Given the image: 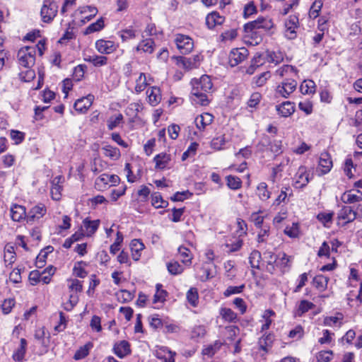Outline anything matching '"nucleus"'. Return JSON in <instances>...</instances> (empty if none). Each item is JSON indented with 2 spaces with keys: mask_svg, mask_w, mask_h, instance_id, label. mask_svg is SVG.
<instances>
[{
  "mask_svg": "<svg viewBox=\"0 0 362 362\" xmlns=\"http://www.w3.org/2000/svg\"><path fill=\"white\" fill-rule=\"evenodd\" d=\"M26 347H27V341L22 338L21 339V343L19 347L17 349V350L13 353V358L16 361L21 362L23 361L25 352H26Z\"/></svg>",
  "mask_w": 362,
  "mask_h": 362,
  "instance_id": "nucleus-32",
  "label": "nucleus"
},
{
  "mask_svg": "<svg viewBox=\"0 0 362 362\" xmlns=\"http://www.w3.org/2000/svg\"><path fill=\"white\" fill-rule=\"evenodd\" d=\"M103 153L105 156L112 159H117L119 157V150L117 148L111 146H105L103 148Z\"/></svg>",
  "mask_w": 362,
  "mask_h": 362,
  "instance_id": "nucleus-46",
  "label": "nucleus"
},
{
  "mask_svg": "<svg viewBox=\"0 0 362 362\" xmlns=\"http://www.w3.org/2000/svg\"><path fill=\"white\" fill-rule=\"evenodd\" d=\"M93 96L88 95L87 97L78 99L74 103V109L81 113L86 112L92 105Z\"/></svg>",
  "mask_w": 362,
  "mask_h": 362,
  "instance_id": "nucleus-19",
  "label": "nucleus"
},
{
  "mask_svg": "<svg viewBox=\"0 0 362 362\" xmlns=\"http://www.w3.org/2000/svg\"><path fill=\"white\" fill-rule=\"evenodd\" d=\"M261 260V253L257 250H254L250 253L249 262L252 268L259 269Z\"/></svg>",
  "mask_w": 362,
  "mask_h": 362,
  "instance_id": "nucleus-47",
  "label": "nucleus"
},
{
  "mask_svg": "<svg viewBox=\"0 0 362 362\" xmlns=\"http://www.w3.org/2000/svg\"><path fill=\"white\" fill-rule=\"evenodd\" d=\"M332 167V161L329 155L323 153L320 155L317 170L320 171V175H325L329 173Z\"/></svg>",
  "mask_w": 362,
  "mask_h": 362,
  "instance_id": "nucleus-17",
  "label": "nucleus"
},
{
  "mask_svg": "<svg viewBox=\"0 0 362 362\" xmlns=\"http://www.w3.org/2000/svg\"><path fill=\"white\" fill-rule=\"evenodd\" d=\"M213 120L214 116L211 114L204 112L195 118L194 123L199 131H204L207 126L212 123Z\"/></svg>",
  "mask_w": 362,
  "mask_h": 362,
  "instance_id": "nucleus-16",
  "label": "nucleus"
},
{
  "mask_svg": "<svg viewBox=\"0 0 362 362\" xmlns=\"http://www.w3.org/2000/svg\"><path fill=\"white\" fill-rule=\"evenodd\" d=\"M344 316L341 313H337L334 316L326 317L324 319L323 324L325 326L329 327H340L342 325V321Z\"/></svg>",
  "mask_w": 362,
  "mask_h": 362,
  "instance_id": "nucleus-25",
  "label": "nucleus"
},
{
  "mask_svg": "<svg viewBox=\"0 0 362 362\" xmlns=\"http://www.w3.org/2000/svg\"><path fill=\"white\" fill-rule=\"evenodd\" d=\"M206 333V327L204 325L195 326L192 330L191 337L192 339L202 338Z\"/></svg>",
  "mask_w": 362,
  "mask_h": 362,
  "instance_id": "nucleus-58",
  "label": "nucleus"
},
{
  "mask_svg": "<svg viewBox=\"0 0 362 362\" xmlns=\"http://www.w3.org/2000/svg\"><path fill=\"white\" fill-rule=\"evenodd\" d=\"M333 357L332 351H321L316 354L317 362H329Z\"/></svg>",
  "mask_w": 362,
  "mask_h": 362,
  "instance_id": "nucleus-52",
  "label": "nucleus"
},
{
  "mask_svg": "<svg viewBox=\"0 0 362 362\" xmlns=\"http://www.w3.org/2000/svg\"><path fill=\"white\" fill-rule=\"evenodd\" d=\"M271 77V74L269 71H265L262 73L258 76L254 78V83L258 87L263 86L267 81V80Z\"/></svg>",
  "mask_w": 362,
  "mask_h": 362,
  "instance_id": "nucleus-56",
  "label": "nucleus"
},
{
  "mask_svg": "<svg viewBox=\"0 0 362 362\" xmlns=\"http://www.w3.org/2000/svg\"><path fill=\"white\" fill-rule=\"evenodd\" d=\"M297 81L293 78H285L276 86V93L285 98H287L296 88Z\"/></svg>",
  "mask_w": 362,
  "mask_h": 362,
  "instance_id": "nucleus-7",
  "label": "nucleus"
},
{
  "mask_svg": "<svg viewBox=\"0 0 362 362\" xmlns=\"http://www.w3.org/2000/svg\"><path fill=\"white\" fill-rule=\"evenodd\" d=\"M167 269L168 272L172 275H178L182 274L185 268L177 261H170L167 263Z\"/></svg>",
  "mask_w": 362,
  "mask_h": 362,
  "instance_id": "nucleus-38",
  "label": "nucleus"
},
{
  "mask_svg": "<svg viewBox=\"0 0 362 362\" xmlns=\"http://www.w3.org/2000/svg\"><path fill=\"white\" fill-rule=\"evenodd\" d=\"M147 85L146 78L144 74H140V76L136 79L135 90L136 92H141L144 90Z\"/></svg>",
  "mask_w": 362,
  "mask_h": 362,
  "instance_id": "nucleus-60",
  "label": "nucleus"
},
{
  "mask_svg": "<svg viewBox=\"0 0 362 362\" xmlns=\"http://www.w3.org/2000/svg\"><path fill=\"white\" fill-rule=\"evenodd\" d=\"M93 347V344L88 342L84 346H81L75 353L74 358L80 360L88 355L90 349Z\"/></svg>",
  "mask_w": 362,
  "mask_h": 362,
  "instance_id": "nucleus-41",
  "label": "nucleus"
},
{
  "mask_svg": "<svg viewBox=\"0 0 362 362\" xmlns=\"http://www.w3.org/2000/svg\"><path fill=\"white\" fill-rule=\"evenodd\" d=\"M310 179V173L307 168L301 165L293 177V186L297 189H303L308 184Z\"/></svg>",
  "mask_w": 362,
  "mask_h": 362,
  "instance_id": "nucleus-8",
  "label": "nucleus"
},
{
  "mask_svg": "<svg viewBox=\"0 0 362 362\" xmlns=\"http://www.w3.org/2000/svg\"><path fill=\"white\" fill-rule=\"evenodd\" d=\"M156 146V139L155 138L149 139L144 146V150L146 156L152 154Z\"/></svg>",
  "mask_w": 362,
  "mask_h": 362,
  "instance_id": "nucleus-63",
  "label": "nucleus"
},
{
  "mask_svg": "<svg viewBox=\"0 0 362 362\" xmlns=\"http://www.w3.org/2000/svg\"><path fill=\"white\" fill-rule=\"evenodd\" d=\"M298 107L306 115H310L313 112V103L310 100L300 102Z\"/></svg>",
  "mask_w": 362,
  "mask_h": 362,
  "instance_id": "nucleus-64",
  "label": "nucleus"
},
{
  "mask_svg": "<svg viewBox=\"0 0 362 362\" xmlns=\"http://www.w3.org/2000/svg\"><path fill=\"white\" fill-rule=\"evenodd\" d=\"M86 62L93 64V66L100 67L107 64V57L102 55H89L84 58Z\"/></svg>",
  "mask_w": 362,
  "mask_h": 362,
  "instance_id": "nucleus-29",
  "label": "nucleus"
},
{
  "mask_svg": "<svg viewBox=\"0 0 362 362\" xmlns=\"http://www.w3.org/2000/svg\"><path fill=\"white\" fill-rule=\"evenodd\" d=\"M248 56V50L245 47L233 49L229 54V64L235 66L243 62Z\"/></svg>",
  "mask_w": 362,
  "mask_h": 362,
  "instance_id": "nucleus-9",
  "label": "nucleus"
},
{
  "mask_svg": "<svg viewBox=\"0 0 362 362\" xmlns=\"http://www.w3.org/2000/svg\"><path fill=\"white\" fill-rule=\"evenodd\" d=\"M123 115L121 113L111 116L107 120V127L110 130L114 129L123 122Z\"/></svg>",
  "mask_w": 362,
  "mask_h": 362,
  "instance_id": "nucleus-43",
  "label": "nucleus"
},
{
  "mask_svg": "<svg viewBox=\"0 0 362 362\" xmlns=\"http://www.w3.org/2000/svg\"><path fill=\"white\" fill-rule=\"evenodd\" d=\"M224 21L225 17L221 16L217 11H213L206 17V25L209 29H214L216 26L222 25Z\"/></svg>",
  "mask_w": 362,
  "mask_h": 362,
  "instance_id": "nucleus-13",
  "label": "nucleus"
},
{
  "mask_svg": "<svg viewBox=\"0 0 362 362\" xmlns=\"http://www.w3.org/2000/svg\"><path fill=\"white\" fill-rule=\"evenodd\" d=\"M298 26V18L296 16H290L285 22L286 36L289 39L296 37V29Z\"/></svg>",
  "mask_w": 362,
  "mask_h": 362,
  "instance_id": "nucleus-11",
  "label": "nucleus"
},
{
  "mask_svg": "<svg viewBox=\"0 0 362 362\" xmlns=\"http://www.w3.org/2000/svg\"><path fill=\"white\" fill-rule=\"evenodd\" d=\"M362 215V206L358 205L356 208V211H354L351 206H344L338 213L337 218L339 221H342L343 224L352 222L360 214Z\"/></svg>",
  "mask_w": 362,
  "mask_h": 362,
  "instance_id": "nucleus-4",
  "label": "nucleus"
},
{
  "mask_svg": "<svg viewBox=\"0 0 362 362\" xmlns=\"http://www.w3.org/2000/svg\"><path fill=\"white\" fill-rule=\"evenodd\" d=\"M284 55L281 52H267V61L269 63H274L278 64L283 62Z\"/></svg>",
  "mask_w": 362,
  "mask_h": 362,
  "instance_id": "nucleus-48",
  "label": "nucleus"
},
{
  "mask_svg": "<svg viewBox=\"0 0 362 362\" xmlns=\"http://www.w3.org/2000/svg\"><path fill=\"white\" fill-rule=\"evenodd\" d=\"M334 213H320L317 215V218L320 221L325 227H329L332 223Z\"/></svg>",
  "mask_w": 362,
  "mask_h": 362,
  "instance_id": "nucleus-51",
  "label": "nucleus"
},
{
  "mask_svg": "<svg viewBox=\"0 0 362 362\" xmlns=\"http://www.w3.org/2000/svg\"><path fill=\"white\" fill-rule=\"evenodd\" d=\"M27 215L25 208L21 205L13 204L11 208V217L14 221L27 219Z\"/></svg>",
  "mask_w": 362,
  "mask_h": 362,
  "instance_id": "nucleus-22",
  "label": "nucleus"
},
{
  "mask_svg": "<svg viewBox=\"0 0 362 362\" xmlns=\"http://www.w3.org/2000/svg\"><path fill=\"white\" fill-rule=\"evenodd\" d=\"M147 99L148 103L152 106H156L158 104L157 97L158 95V88L153 86L151 87L146 90Z\"/></svg>",
  "mask_w": 362,
  "mask_h": 362,
  "instance_id": "nucleus-44",
  "label": "nucleus"
},
{
  "mask_svg": "<svg viewBox=\"0 0 362 362\" xmlns=\"http://www.w3.org/2000/svg\"><path fill=\"white\" fill-rule=\"evenodd\" d=\"M227 186L233 190L238 189L242 187V180L237 176L228 175L226 177Z\"/></svg>",
  "mask_w": 362,
  "mask_h": 362,
  "instance_id": "nucleus-40",
  "label": "nucleus"
},
{
  "mask_svg": "<svg viewBox=\"0 0 362 362\" xmlns=\"http://www.w3.org/2000/svg\"><path fill=\"white\" fill-rule=\"evenodd\" d=\"M113 352L119 358H122L131 354L130 344L126 340L116 342L113 346Z\"/></svg>",
  "mask_w": 362,
  "mask_h": 362,
  "instance_id": "nucleus-15",
  "label": "nucleus"
},
{
  "mask_svg": "<svg viewBox=\"0 0 362 362\" xmlns=\"http://www.w3.org/2000/svg\"><path fill=\"white\" fill-rule=\"evenodd\" d=\"M97 50L102 54H110L116 49L114 42L110 40H99L95 42Z\"/></svg>",
  "mask_w": 362,
  "mask_h": 362,
  "instance_id": "nucleus-18",
  "label": "nucleus"
},
{
  "mask_svg": "<svg viewBox=\"0 0 362 362\" xmlns=\"http://www.w3.org/2000/svg\"><path fill=\"white\" fill-rule=\"evenodd\" d=\"M178 253L181 257V262L182 264L185 266L189 267L192 264V260L193 258V255L190 250L184 246H180L178 248Z\"/></svg>",
  "mask_w": 362,
  "mask_h": 362,
  "instance_id": "nucleus-28",
  "label": "nucleus"
},
{
  "mask_svg": "<svg viewBox=\"0 0 362 362\" xmlns=\"http://www.w3.org/2000/svg\"><path fill=\"white\" fill-rule=\"evenodd\" d=\"M192 91L191 100L194 104L206 106L209 104L210 99L207 95L213 88L211 78L203 75L199 79H192L191 81Z\"/></svg>",
  "mask_w": 362,
  "mask_h": 362,
  "instance_id": "nucleus-1",
  "label": "nucleus"
},
{
  "mask_svg": "<svg viewBox=\"0 0 362 362\" xmlns=\"http://www.w3.org/2000/svg\"><path fill=\"white\" fill-rule=\"evenodd\" d=\"M273 27V22L270 18L259 17L256 20L246 23L244 29L246 33H251L254 30L264 29L269 30Z\"/></svg>",
  "mask_w": 362,
  "mask_h": 362,
  "instance_id": "nucleus-6",
  "label": "nucleus"
},
{
  "mask_svg": "<svg viewBox=\"0 0 362 362\" xmlns=\"http://www.w3.org/2000/svg\"><path fill=\"white\" fill-rule=\"evenodd\" d=\"M58 8L54 0H45L40 11L42 21L47 23L52 22L57 14Z\"/></svg>",
  "mask_w": 362,
  "mask_h": 362,
  "instance_id": "nucleus-2",
  "label": "nucleus"
},
{
  "mask_svg": "<svg viewBox=\"0 0 362 362\" xmlns=\"http://www.w3.org/2000/svg\"><path fill=\"white\" fill-rule=\"evenodd\" d=\"M55 269L52 267L45 269L42 273H40V281L43 284H47L51 281L52 276L54 274Z\"/></svg>",
  "mask_w": 362,
  "mask_h": 362,
  "instance_id": "nucleus-53",
  "label": "nucleus"
},
{
  "mask_svg": "<svg viewBox=\"0 0 362 362\" xmlns=\"http://www.w3.org/2000/svg\"><path fill=\"white\" fill-rule=\"evenodd\" d=\"M160 325H162L164 331L168 333H175L180 331V327L177 325L172 322L161 321L160 320Z\"/></svg>",
  "mask_w": 362,
  "mask_h": 362,
  "instance_id": "nucleus-55",
  "label": "nucleus"
},
{
  "mask_svg": "<svg viewBox=\"0 0 362 362\" xmlns=\"http://www.w3.org/2000/svg\"><path fill=\"white\" fill-rule=\"evenodd\" d=\"M222 343L216 341L214 344L209 345L202 350V354L209 356H212L221 348Z\"/></svg>",
  "mask_w": 362,
  "mask_h": 362,
  "instance_id": "nucleus-49",
  "label": "nucleus"
},
{
  "mask_svg": "<svg viewBox=\"0 0 362 362\" xmlns=\"http://www.w3.org/2000/svg\"><path fill=\"white\" fill-rule=\"evenodd\" d=\"M100 221L99 219L91 221L89 218H86L83 221V227L85 234L87 236H91L98 230Z\"/></svg>",
  "mask_w": 362,
  "mask_h": 362,
  "instance_id": "nucleus-23",
  "label": "nucleus"
},
{
  "mask_svg": "<svg viewBox=\"0 0 362 362\" xmlns=\"http://www.w3.org/2000/svg\"><path fill=\"white\" fill-rule=\"evenodd\" d=\"M187 300L192 307H197L199 303V294L196 288H190L187 292Z\"/></svg>",
  "mask_w": 362,
  "mask_h": 362,
  "instance_id": "nucleus-42",
  "label": "nucleus"
},
{
  "mask_svg": "<svg viewBox=\"0 0 362 362\" xmlns=\"http://www.w3.org/2000/svg\"><path fill=\"white\" fill-rule=\"evenodd\" d=\"M274 337L272 334L267 335L259 339V347L262 350L267 351V347H271L273 342Z\"/></svg>",
  "mask_w": 362,
  "mask_h": 362,
  "instance_id": "nucleus-54",
  "label": "nucleus"
},
{
  "mask_svg": "<svg viewBox=\"0 0 362 362\" xmlns=\"http://www.w3.org/2000/svg\"><path fill=\"white\" fill-rule=\"evenodd\" d=\"M292 195V189L289 187H283L281 189L280 194L274 200V204L278 206L282 202H286L288 201L287 198Z\"/></svg>",
  "mask_w": 362,
  "mask_h": 362,
  "instance_id": "nucleus-34",
  "label": "nucleus"
},
{
  "mask_svg": "<svg viewBox=\"0 0 362 362\" xmlns=\"http://www.w3.org/2000/svg\"><path fill=\"white\" fill-rule=\"evenodd\" d=\"M119 181V177L117 175H107V174H103L100 177H99L96 181L95 184L97 185H106L109 183H112L113 185H115Z\"/></svg>",
  "mask_w": 362,
  "mask_h": 362,
  "instance_id": "nucleus-30",
  "label": "nucleus"
},
{
  "mask_svg": "<svg viewBox=\"0 0 362 362\" xmlns=\"http://www.w3.org/2000/svg\"><path fill=\"white\" fill-rule=\"evenodd\" d=\"M47 212L45 206L42 204H39L33 206L27 215V222H35L39 221L42 218Z\"/></svg>",
  "mask_w": 362,
  "mask_h": 362,
  "instance_id": "nucleus-10",
  "label": "nucleus"
},
{
  "mask_svg": "<svg viewBox=\"0 0 362 362\" xmlns=\"http://www.w3.org/2000/svg\"><path fill=\"white\" fill-rule=\"evenodd\" d=\"M64 180L62 175H58L52 180L51 196L54 200L58 201L61 199L63 189L61 184L64 182Z\"/></svg>",
  "mask_w": 362,
  "mask_h": 362,
  "instance_id": "nucleus-12",
  "label": "nucleus"
},
{
  "mask_svg": "<svg viewBox=\"0 0 362 362\" xmlns=\"http://www.w3.org/2000/svg\"><path fill=\"white\" fill-rule=\"evenodd\" d=\"M226 144L225 137L220 136L214 138L211 142V146L216 151L222 149L223 146Z\"/></svg>",
  "mask_w": 362,
  "mask_h": 362,
  "instance_id": "nucleus-62",
  "label": "nucleus"
},
{
  "mask_svg": "<svg viewBox=\"0 0 362 362\" xmlns=\"http://www.w3.org/2000/svg\"><path fill=\"white\" fill-rule=\"evenodd\" d=\"M257 194L262 201L269 199L271 197V192L267 189V185L265 182H260L257 187Z\"/></svg>",
  "mask_w": 362,
  "mask_h": 362,
  "instance_id": "nucleus-37",
  "label": "nucleus"
},
{
  "mask_svg": "<svg viewBox=\"0 0 362 362\" xmlns=\"http://www.w3.org/2000/svg\"><path fill=\"white\" fill-rule=\"evenodd\" d=\"M174 41L180 52L183 54H189L194 48V41L188 35L177 34Z\"/></svg>",
  "mask_w": 362,
  "mask_h": 362,
  "instance_id": "nucleus-5",
  "label": "nucleus"
},
{
  "mask_svg": "<svg viewBox=\"0 0 362 362\" xmlns=\"http://www.w3.org/2000/svg\"><path fill=\"white\" fill-rule=\"evenodd\" d=\"M172 59L175 60V64L177 66L182 68L186 71L195 69V66L192 64L189 57H173Z\"/></svg>",
  "mask_w": 362,
  "mask_h": 362,
  "instance_id": "nucleus-27",
  "label": "nucleus"
},
{
  "mask_svg": "<svg viewBox=\"0 0 362 362\" xmlns=\"http://www.w3.org/2000/svg\"><path fill=\"white\" fill-rule=\"evenodd\" d=\"M104 27L103 18L98 19L95 23L90 24L86 30V34H90L100 30Z\"/></svg>",
  "mask_w": 362,
  "mask_h": 362,
  "instance_id": "nucleus-57",
  "label": "nucleus"
},
{
  "mask_svg": "<svg viewBox=\"0 0 362 362\" xmlns=\"http://www.w3.org/2000/svg\"><path fill=\"white\" fill-rule=\"evenodd\" d=\"M292 257L288 256L284 252H281L277 255L276 262L275 263V269L279 268L282 273L286 272L291 267V262Z\"/></svg>",
  "mask_w": 362,
  "mask_h": 362,
  "instance_id": "nucleus-14",
  "label": "nucleus"
},
{
  "mask_svg": "<svg viewBox=\"0 0 362 362\" xmlns=\"http://www.w3.org/2000/svg\"><path fill=\"white\" fill-rule=\"evenodd\" d=\"M219 314L225 321L228 322H234L238 319L237 314L230 308H221Z\"/></svg>",
  "mask_w": 362,
  "mask_h": 362,
  "instance_id": "nucleus-33",
  "label": "nucleus"
},
{
  "mask_svg": "<svg viewBox=\"0 0 362 362\" xmlns=\"http://www.w3.org/2000/svg\"><path fill=\"white\" fill-rule=\"evenodd\" d=\"M176 353L169 350L167 347H160V359L163 362H175Z\"/></svg>",
  "mask_w": 362,
  "mask_h": 362,
  "instance_id": "nucleus-36",
  "label": "nucleus"
},
{
  "mask_svg": "<svg viewBox=\"0 0 362 362\" xmlns=\"http://www.w3.org/2000/svg\"><path fill=\"white\" fill-rule=\"evenodd\" d=\"M35 48L33 47H25L21 49L18 52V59L19 64L29 68L35 64Z\"/></svg>",
  "mask_w": 362,
  "mask_h": 362,
  "instance_id": "nucleus-3",
  "label": "nucleus"
},
{
  "mask_svg": "<svg viewBox=\"0 0 362 362\" xmlns=\"http://www.w3.org/2000/svg\"><path fill=\"white\" fill-rule=\"evenodd\" d=\"M245 288V285L242 284L238 286H228L226 291L223 292V295L225 297H228L233 294H238L240 293L243 291V289Z\"/></svg>",
  "mask_w": 362,
  "mask_h": 362,
  "instance_id": "nucleus-59",
  "label": "nucleus"
},
{
  "mask_svg": "<svg viewBox=\"0 0 362 362\" xmlns=\"http://www.w3.org/2000/svg\"><path fill=\"white\" fill-rule=\"evenodd\" d=\"M277 255L272 252L267 251L264 253V258L267 261L266 269L270 274L275 272V263L276 262Z\"/></svg>",
  "mask_w": 362,
  "mask_h": 362,
  "instance_id": "nucleus-26",
  "label": "nucleus"
},
{
  "mask_svg": "<svg viewBox=\"0 0 362 362\" xmlns=\"http://www.w3.org/2000/svg\"><path fill=\"white\" fill-rule=\"evenodd\" d=\"M315 305L312 302L303 300L299 303L298 311L300 313V314H303L313 309Z\"/></svg>",
  "mask_w": 362,
  "mask_h": 362,
  "instance_id": "nucleus-61",
  "label": "nucleus"
},
{
  "mask_svg": "<svg viewBox=\"0 0 362 362\" xmlns=\"http://www.w3.org/2000/svg\"><path fill=\"white\" fill-rule=\"evenodd\" d=\"M154 42L151 39H146L138 45L136 49L146 53H152L154 49Z\"/></svg>",
  "mask_w": 362,
  "mask_h": 362,
  "instance_id": "nucleus-39",
  "label": "nucleus"
},
{
  "mask_svg": "<svg viewBox=\"0 0 362 362\" xmlns=\"http://www.w3.org/2000/svg\"><path fill=\"white\" fill-rule=\"evenodd\" d=\"M323 2L322 0H315L309 11V16L311 18H316L320 13V11L322 7Z\"/></svg>",
  "mask_w": 362,
  "mask_h": 362,
  "instance_id": "nucleus-45",
  "label": "nucleus"
},
{
  "mask_svg": "<svg viewBox=\"0 0 362 362\" xmlns=\"http://www.w3.org/2000/svg\"><path fill=\"white\" fill-rule=\"evenodd\" d=\"M344 203L352 204L362 201V192L359 190H349L344 192L341 197Z\"/></svg>",
  "mask_w": 362,
  "mask_h": 362,
  "instance_id": "nucleus-20",
  "label": "nucleus"
},
{
  "mask_svg": "<svg viewBox=\"0 0 362 362\" xmlns=\"http://www.w3.org/2000/svg\"><path fill=\"white\" fill-rule=\"evenodd\" d=\"M329 279L323 275H317L313 279V285L319 291H324L327 289Z\"/></svg>",
  "mask_w": 362,
  "mask_h": 362,
  "instance_id": "nucleus-31",
  "label": "nucleus"
},
{
  "mask_svg": "<svg viewBox=\"0 0 362 362\" xmlns=\"http://www.w3.org/2000/svg\"><path fill=\"white\" fill-rule=\"evenodd\" d=\"M276 109L279 115L282 117H287L291 116L295 112V105L293 103L290 101H286L279 105H276Z\"/></svg>",
  "mask_w": 362,
  "mask_h": 362,
  "instance_id": "nucleus-21",
  "label": "nucleus"
},
{
  "mask_svg": "<svg viewBox=\"0 0 362 362\" xmlns=\"http://www.w3.org/2000/svg\"><path fill=\"white\" fill-rule=\"evenodd\" d=\"M298 73V71L296 67L288 64L281 66L275 72L276 75L280 76L281 78L287 76H296Z\"/></svg>",
  "mask_w": 362,
  "mask_h": 362,
  "instance_id": "nucleus-24",
  "label": "nucleus"
},
{
  "mask_svg": "<svg viewBox=\"0 0 362 362\" xmlns=\"http://www.w3.org/2000/svg\"><path fill=\"white\" fill-rule=\"evenodd\" d=\"M79 11L82 14L89 13L88 16H85V18H86L88 21H90L97 14L98 9L95 6H85L81 7L79 8Z\"/></svg>",
  "mask_w": 362,
  "mask_h": 362,
  "instance_id": "nucleus-50",
  "label": "nucleus"
},
{
  "mask_svg": "<svg viewBox=\"0 0 362 362\" xmlns=\"http://www.w3.org/2000/svg\"><path fill=\"white\" fill-rule=\"evenodd\" d=\"M315 88V83L312 80H304L300 86V91L304 95L314 93Z\"/></svg>",
  "mask_w": 362,
  "mask_h": 362,
  "instance_id": "nucleus-35",
  "label": "nucleus"
}]
</instances>
